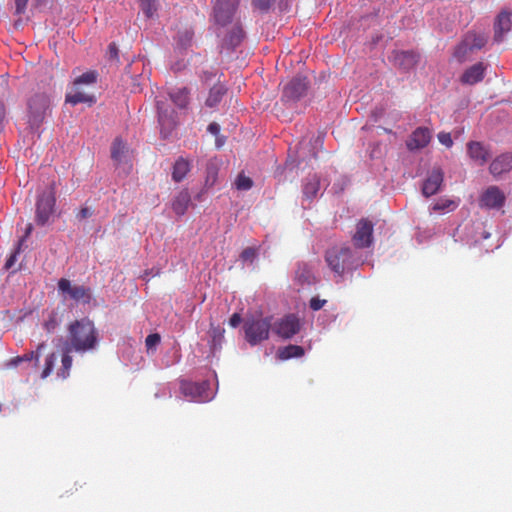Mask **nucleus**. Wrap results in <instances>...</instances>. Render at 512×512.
I'll return each mask as SVG.
<instances>
[{"label": "nucleus", "instance_id": "41", "mask_svg": "<svg viewBox=\"0 0 512 512\" xmlns=\"http://www.w3.org/2000/svg\"><path fill=\"white\" fill-rule=\"evenodd\" d=\"M142 9L147 17L153 16L157 10L153 0H142Z\"/></svg>", "mask_w": 512, "mask_h": 512}, {"label": "nucleus", "instance_id": "29", "mask_svg": "<svg viewBox=\"0 0 512 512\" xmlns=\"http://www.w3.org/2000/svg\"><path fill=\"white\" fill-rule=\"evenodd\" d=\"M45 344L44 343H40L38 346H37V350L36 351H31V352H28L22 356H17V357H14L12 358L10 361H9V366H12V367H16L18 366L21 362H24V361H31V360H35V365H37L38 361H39V356H40V351L44 348Z\"/></svg>", "mask_w": 512, "mask_h": 512}, {"label": "nucleus", "instance_id": "42", "mask_svg": "<svg viewBox=\"0 0 512 512\" xmlns=\"http://www.w3.org/2000/svg\"><path fill=\"white\" fill-rule=\"evenodd\" d=\"M23 243H24V239H19L17 249L15 250L14 253H12L10 255V257L7 259V261L5 263L6 269H10L14 265V263L16 261L17 254L20 252Z\"/></svg>", "mask_w": 512, "mask_h": 512}, {"label": "nucleus", "instance_id": "53", "mask_svg": "<svg viewBox=\"0 0 512 512\" xmlns=\"http://www.w3.org/2000/svg\"><path fill=\"white\" fill-rule=\"evenodd\" d=\"M185 36H186L187 41L190 42L192 39V33H190L189 31H186Z\"/></svg>", "mask_w": 512, "mask_h": 512}, {"label": "nucleus", "instance_id": "30", "mask_svg": "<svg viewBox=\"0 0 512 512\" xmlns=\"http://www.w3.org/2000/svg\"><path fill=\"white\" fill-rule=\"evenodd\" d=\"M295 279L302 285L311 284L314 281L311 268L305 263L299 264L295 272Z\"/></svg>", "mask_w": 512, "mask_h": 512}, {"label": "nucleus", "instance_id": "2", "mask_svg": "<svg viewBox=\"0 0 512 512\" xmlns=\"http://www.w3.org/2000/svg\"><path fill=\"white\" fill-rule=\"evenodd\" d=\"M271 317L246 318L243 324L245 340L251 345L256 346L267 340L272 328Z\"/></svg>", "mask_w": 512, "mask_h": 512}, {"label": "nucleus", "instance_id": "26", "mask_svg": "<svg viewBox=\"0 0 512 512\" xmlns=\"http://www.w3.org/2000/svg\"><path fill=\"white\" fill-rule=\"evenodd\" d=\"M189 90L186 87L177 88L169 93L172 102L179 108L185 109L189 104Z\"/></svg>", "mask_w": 512, "mask_h": 512}, {"label": "nucleus", "instance_id": "25", "mask_svg": "<svg viewBox=\"0 0 512 512\" xmlns=\"http://www.w3.org/2000/svg\"><path fill=\"white\" fill-rule=\"evenodd\" d=\"M157 109H158V120L159 124L161 125V132L164 131L170 132L176 125V121L173 117L174 112L172 111L170 114H168L167 110H164L159 102L157 103Z\"/></svg>", "mask_w": 512, "mask_h": 512}, {"label": "nucleus", "instance_id": "39", "mask_svg": "<svg viewBox=\"0 0 512 512\" xmlns=\"http://www.w3.org/2000/svg\"><path fill=\"white\" fill-rule=\"evenodd\" d=\"M256 256H257V250L254 247H247L242 251L240 258L244 262L252 263L254 261V259L256 258Z\"/></svg>", "mask_w": 512, "mask_h": 512}, {"label": "nucleus", "instance_id": "21", "mask_svg": "<svg viewBox=\"0 0 512 512\" xmlns=\"http://www.w3.org/2000/svg\"><path fill=\"white\" fill-rule=\"evenodd\" d=\"M485 70L486 66L482 62L476 63L463 73L461 81L470 85L480 82L484 77Z\"/></svg>", "mask_w": 512, "mask_h": 512}, {"label": "nucleus", "instance_id": "4", "mask_svg": "<svg viewBox=\"0 0 512 512\" xmlns=\"http://www.w3.org/2000/svg\"><path fill=\"white\" fill-rule=\"evenodd\" d=\"M56 204V188L52 183L48 190L43 192L36 202L35 221L38 225H45L52 214Z\"/></svg>", "mask_w": 512, "mask_h": 512}, {"label": "nucleus", "instance_id": "38", "mask_svg": "<svg viewBox=\"0 0 512 512\" xmlns=\"http://www.w3.org/2000/svg\"><path fill=\"white\" fill-rule=\"evenodd\" d=\"M59 326V320L57 318V313L52 312L48 319L45 320L43 327L48 333H53L56 328Z\"/></svg>", "mask_w": 512, "mask_h": 512}, {"label": "nucleus", "instance_id": "34", "mask_svg": "<svg viewBox=\"0 0 512 512\" xmlns=\"http://www.w3.org/2000/svg\"><path fill=\"white\" fill-rule=\"evenodd\" d=\"M98 79V73L94 70L87 71L83 73L82 75L78 76L74 80V85L81 86L83 84L85 85H92L97 82Z\"/></svg>", "mask_w": 512, "mask_h": 512}, {"label": "nucleus", "instance_id": "50", "mask_svg": "<svg viewBox=\"0 0 512 512\" xmlns=\"http://www.w3.org/2000/svg\"><path fill=\"white\" fill-rule=\"evenodd\" d=\"M208 132H210L211 134L215 135L216 137L219 135V132H220V126L218 123L216 122H212L208 125V128H207Z\"/></svg>", "mask_w": 512, "mask_h": 512}, {"label": "nucleus", "instance_id": "37", "mask_svg": "<svg viewBox=\"0 0 512 512\" xmlns=\"http://www.w3.org/2000/svg\"><path fill=\"white\" fill-rule=\"evenodd\" d=\"M235 186L238 190H249L253 186V181L250 177L241 173L235 180Z\"/></svg>", "mask_w": 512, "mask_h": 512}, {"label": "nucleus", "instance_id": "3", "mask_svg": "<svg viewBox=\"0 0 512 512\" xmlns=\"http://www.w3.org/2000/svg\"><path fill=\"white\" fill-rule=\"evenodd\" d=\"M325 260L330 269L342 276L346 270L353 268L352 251L349 247H332L327 250Z\"/></svg>", "mask_w": 512, "mask_h": 512}, {"label": "nucleus", "instance_id": "19", "mask_svg": "<svg viewBox=\"0 0 512 512\" xmlns=\"http://www.w3.org/2000/svg\"><path fill=\"white\" fill-rule=\"evenodd\" d=\"M419 59V54L414 51H398L394 53V64L404 71L413 69L419 62Z\"/></svg>", "mask_w": 512, "mask_h": 512}, {"label": "nucleus", "instance_id": "46", "mask_svg": "<svg viewBox=\"0 0 512 512\" xmlns=\"http://www.w3.org/2000/svg\"><path fill=\"white\" fill-rule=\"evenodd\" d=\"M326 300L324 299H319L317 297H313L311 300H310V303H309V306L310 308L313 310V311H318L320 309L323 308V306L326 304Z\"/></svg>", "mask_w": 512, "mask_h": 512}, {"label": "nucleus", "instance_id": "11", "mask_svg": "<svg viewBox=\"0 0 512 512\" xmlns=\"http://www.w3.org/2000/svg\"><path fill=\"white\" fill-rule=\"evenodd\" d=\"M29 122L33 126H38L49 108V99L43 94H37L29 101Z\"/></svg>", "mask_w": 512, "mask_h": 512}, {"label": "nucleus", "instance_id": "15", "mask_svg": "<svg viewBox=\"0 0 512 512\" xmlns=\"http://www.w3.org/2000/svg\"><path fill=\"white\" fill-rule=\"evenodd\" d=\"M444 180V173L441 168H433L423 183L422 193L426 197L436 194Z\"/></svg>", "mask_w": 512, "mask_h": 512}, {"label": "nucleus", "instance_id": "33", "mask_svg": "<svg viewBox=\"0 0 512 512\" xmlns=\"http://www.w3.org/2000/svg\"><path fill=\"white\" fill-rule=\"evenodd\" d=\"M127 151L126 144L120 139L116 138L111 147V157L114 161L120 162Z\"/></svg>", "mask_w": 512, "mask_h": 512}, {"label": "nucleus", "instance_id": "47", "mask_svg": "<svg viewBox=\"0 0 512 512\" xmlns=\"http://www.w3.org/2000/svg\"><path fill=\"white\" fill-rule=\"evenodd\" d=\"M118 52L119 51H118L117 45L114 42L110 43L108 46V51H107L108 58L110 60L118 61L119 60Z\"/></svg>", "mask_w": 512, "mask_h": 512}, {"label": "nucleus", "instance_id": "48", "mask_svg": "<svg viewBox=\"0 0 512 512\" xmlns=\"http://www.w3.org/2000/svg\"><path fill=\"white\" fill-rule=\"evenodd\" d=\"M29 0H15L16 13L21 15L25 12Z\"/></svg>", "mask_w": 512, "mask_h": 512}, {"label": "nucleus", "instance_id": "17", "mask_svg": "<svg viewBox=\"0 0 512 512\" xmlns=\"http://www.w3.org/2000/svg\"><path fill=\"white\" fill-rule=\"evenodd\" d=\"M512 170V153H503L497 156L489 165V171L494 177H499L502 174L508 173Z\"/></svg>", "mask_w": 512, "mask_h": 512}, {"label": "nucleus", "instance_id": "5", "mask_svg": "<svg viewBox=\"0 0 512 512\" xmlns=\"http://www.w3.org/2000/svg\"><path fill=\"white\" fill-rule=\"evenodd\" d=\"M58 292L64 300L70 299L75 302L89 304L92 299V292L89 287L84 285H73L69 279L61 278L57 284Z\"/></svg>", "mask_w": 512, "mask_h": 512}, {"label": "nucleus", "instance_id": "52", "mask_svg": "<svg viewBox=\"0 0 512 512\" xmlns=\"http://www.w3.org/2000/svg\"><path fill=\"white\" fill-rule=\"evenodd\" d=\"M223 144H224V139L219 138V137L217 136V138H216V146H217V147H221Z\"/></svg>", "mask_w": 512, "mask_h": 512}, {"label": "nucleus", "instance_id": "6", "mask_svg": "<svg viewBox=\"0 0 512 512\" xmlns=\"http://www.w3.org/2000/svg\"><path fill=\"white\" fill-rule=\"evenodd\" d=\"M487 41L488 37L484 33L467 32L455 48L454 55L458 60L463 61L468 54L482 49L487 44Z\"/></svg>", "mask_w": 512, "mask_h": 512}, {"label": "nucleus", "instance_id": "16", "mask_svg": "<svg viewBox=\"0 0 512 512\" xmlns=\"http://www.w3.org/2000/svg\"><path fill=\"white\" fill-rule=\"evenodd\" d=\"M467 154L471 160L482 166L490 158L491 151L482 142L470 141L467 143Z\"/></svg>", "mask_w": 512, "mask_h": 512}, {"label": "nucleus", "instance_id": "49", "mask_svg": "<svg viewBox=\"0 0 512 512\" xmlns=\"http://www.w3.org/2000/svg\"><path fill=\"white\" fill-rule=\"evenodd\" d=\"M241 322L242 318L239 313H234L229 319V324L233 328H236Z\"/></svg>", "mask_w": 512, "mask_h": 512}, {"label": "nucleus", "instance_id": "10", "mask_svg": "<svg viewBox=\"0 0 512 512\" xmlns=\"http://www.w3.org/2000/svg\"><path fill=\"white\" fill-rule=\"evenodd\" d=\"M506 201L505 194L498 186L492 185L483 191L479 198V206L487 209H500Z\"/></svg>", "mask_w": 512, "mask_h": 512}, {"label": "nucleus", "instance_id": "28", "mask_svg": "<svg viewBox=\"0 0 512 512\" xmlns=\"http://www.w3.org/2000/svg\"><path fill=\"white\" fill-rule=\"evenodd\" d=\"M320 189V180L316 175L308 178L303 185V195L306 200L312 201Z\"/></svg>", "mask_w": 512, "mask_h": 512}, {"label": "nucleus", "instance_id": "12", "mask_svg": "<svg viewBox=\"0 0 512 512\" xmlns=\"http://www.w3.org/2000/svg\"><path fill=\"white\" fill-rule=\"evenodd\" d=\"M354 246L357 248H367L373 242V224L367 219H361L357 226L356 232L352 237Z\"/></svg>", "mask_w": 512, "mask_h": 512}, {"label": "nucleus", "instance_id": "18", "mask_svg": "<svg viewBox=\"0 0 512 512\" xmlns=\"http://www.w3.org/2000/svg\"><path fill=\"white\" fill-rule=\"evenodd\" d=\"M511 25V14L507 11L500 12L494 23V41L497 43L502 42L505 33L510 31Z\"/></svg>", "mask_w": 512, "mask_h": 512}, {"label": "nucleus", "instance_id": "27", "mask_svg": "<svg viewBox=\"0 0 512 512\" xmlns=\"http://www.w3.org/2000/svg\"><path fill=\"white\" fill-rule=\"evenodd\" d=\"M304 348L299 345H287L285 347L279 348L277 352V356L280 360H288L291 358H299L304 355Z\"/></svg>", "mask_w": 512, "mask_h": 512}, {"label": "nucleus", "instance_id": "22", "mask_svg": "<svg viewBox=\"0 0 512 512\" xmlns=\"http://www.w3.org/2000/svg\"><path fill=\"white\" fill-rule=\"evenodd\" d=\"M191 203V196L187 189L181 190L172 201V210L178 216H183Z\"/></svg>", "mask_w": 512, "mask_h": 512}, {"label": "nucleus", "instance_id": "35", "mask_svg": "<svg viewBox=\"0 0 512 512\" xmlns=\"http://www.w3.org/2000/svg\"><path fill=\"white\" fill-rule=\"evenodd\" d=\"M458 203L451 199H439L434 205V211H453L457 208Z\"/></svg>", "mask_w": 512, "mask_h": 512}, {"label": "nucleus", "instance_id": "14", "mask_svg": "<svg viewBox=\"0 0 512 512\" xmlns=\"http://www.w3.org/2000/svg\"><path fill=\"white\" fill-rule=\"evenodd\" d=\"M307 90V83L304 78H293L283 89V100L296 101L300 99Z\"/></svg>", "mask_w": 512, "mask_h": 512}, {"label": "nucleus", "instance_id": "23", "mask_svg": "<svg viewBox=\"0 0 512 512\" xmlns=\"http://www.w3.org/2000/svg\"><path fill=\"white\" fill-rule=\"evenodd\" d=\"M94 101V97L83 91L78 85L73 84L72 89L66 94V102L72 105L93 103Z\"/></svg>", "mask_w": 512, "mask_h": 512}, {"label": "nucleus", "instance_id": "36", "mask_svg": "<svg viewBox=\"0 0 512 512\" xmlns=\"http://www.w3.org/2000/svg\"><path fill=\"white\" fill-rule=\"evenodd\" d=\"M56 361H57V355L54 352L50 353L46 357L44 368H43V371L41 374V378L45 379L52 373Z\"/></svg>", "mask_w": 512, "mask_h": 512}, {"label": "nucleus", "instance_id": "13", "mask_svg": "<svg viewBox=\"0 0 512 512\" xmlns=\"http://www.w3.org/2000/svg\"><path fill=\"white\" fill-rule=\"evenodd\" d=\"M432 139V131L427 127L416 128L406 141L409 151L421 150L428 146Z\"/></svg>", "mask_w": 512, "mask_h": 512}, {"label": "nucleus", "instance_id": "44", "mask_svg": "<svg viewBox=\"0 0 512 512\" xmlns=\"http://www.w3.org/2000/svg\"><path fill=\"white\" fill-rule=\"evenodd\" d=\"M274 1L275 0H253V5L262 11H267Z\"/></svg>", "mask_w": 512, "mask_h": 512}, {"label": "nucleus", "instance_id": "20", "mask_svg": "<svg viewBox=\"0 0 512 512\" xmlns=\"http://www.w3.org/2000/svg\"><path fill=\"white\" fill-rule=\"evenodd\" d=\"M244 39V31L240 24L236 23L222 40V48L233 50Z\"/></svg>", "mask_w": 512, "mask_h": 512}, {"label": "nucleus", "instance_id": "43", "mask_svg": "<svg viewBox=\"0 0 512 512\" xmlns=\"http://www.w3.org/2000/svg\"><path fill=\"white\" fill-rule=\"evenodd\" d=\"M438 140L441 144L445 145L448 148L452 147L453 145L451 134L448 132H440L438 134Z\"/></svg>", "mask_w": 512, "mask_h": 512}, {"label": "nucleus", "instance_id": "24", "mask_svg": "<svg viewBox=\"0 0 512 512\" xmlns=\"http://www.w3.org/2000/svg\"><path fill=\"white\" fill-rule=\"evenodd\" d=\"M190 170V162L183 157H179L173 165L172 179L175 182H181L186 177Z\"/></svg>", "mask_w": 512, "mask_h": 512}, {"label": "nucleus", "instance_id": "7", "mask_svg": "<svg viewBox=\"0 0 512 512\" xmlns=\"http://www.w3.org/2000/svg\"><path fill=\"white\" fill-rule=\"evenodd\" d=\"M239 0H216L213 6V20L218 26L231 23L236 13Z\"/></svg>", "mask_w": 512, "mask_h": 512}, {"label": "nucleus", "instance_id": "32", "mask_svg": "<svg viewBox=\"0 0 512 512\" xmlns=\"http://www.w3.org/2000/svg\"><path fill=\"white\" fill-rule=\"evenodd\" d=\"M225 94V90L222 86H214L210 89V92H209V95L206 99V102L205 104L208 106V107H215L217 106L223 95Z\"/></svg>", "mask_w": 512, "mask_h": 512}, {"label": "nucleus", "instance_id": "1", "mask_svg": "<svg viewBox=\"0 0 512 512\" xmlns=\"http://www.w3.org/2000/svg\"><path fill=\"white\" fill-rule=\"evenodd\" d=\"M67 331V340L61 358L62 365L57 371V376L62 379H66L70 374L72 367L71 352L84 354L95 350L99 343L98 330L93 321L87 317L71 322Z\"/></svg>", "mask_w": 512, "mask_h": 512}, {"label": "nucleus", "instance_id": "9", "mask_svg": "<svg viewBox=\"0 0 512 512\" xmlns=\"http://www.w3.org/2000/svg\"><path fill=\"white\" fill-rule=\"evenodd\" d=\"M209 386L210 385L207 381L200 383L182 381L180 389L185 396L190 397L193 401L206 402L210 400V395L208 393Z\"/></svg>", "mask_w": 512, "mask_h": 512}, {"label": "nucleus", "instance_id": "31", "mask_svg": "<svg viewBox=\"0 0 512 512\" xmlns=\"http://www.w3.org/2000/svg\"><path fill=\"white\" fill-rule=\"evenodd\" d=\"M218 163L216 160H210L206 165V177H205V186L210 188L215 185L218 179Z\"/></svg>", "mask_w": 512, "mask_h": 512}, {"label": "nucleus", "instance_id": "45", "mask_svg": "<svg viewBox=\"0 0 512 512\" xmlns=\"http://www.w3.org/2000/svg\"><path fill=\"white\" fill-rule=\"evenodd\" d=\"M93 215V210L89 207H82L77 213L76 218L79 221H82L84 219H87Z\"/></svg>", "mask_w": 512, "mask_h": 512}, {"label": "nucleus", "instance_id": "8", "mask_svg": "<svg viewBox=\"0 0 512 512\" xmlns=\"http://www.w3.org/2000/svg\"><path fill=\"white\" fill-rule=\"evenodd\" d=\"M300 328V319L295 314H287L273 325L275 334L283 339L292 338L300 331Z\"/></svg>", "mask_w": 512, "mask_h": 512}, {"label": "nucleus", "instance_id": "40", "mask_svg": "<svg viewBox=\"0 0 512 512\" xmlns=\"http://www.w3.org/2000/svg\"><path fill=\"white\" fill-rule=\"evenodd\" d=\"M160 341V335L158 333H152L146 337L145 345L148 350L155 349L156 346L160 343Z\"/></svg>", "mask_w": 512, "mask_h": 512}, {"label": "nucleus", "instance_id": "54", "mask_svg": "<svg viewBox=\"0 0 512 512\" xmlns=\"http://www.w3.org/2000/svg\"><path fill=\"white\" fill-rule=\"evenodd\" d=\"M38 5H42L47 2V0H36Z\"/></svg>", "mask_w": 512, "mask_h": 512}, {"label": "nucleus", "instance_id": "51", "mask_svg": "<svg viewBox=\"0 0 512 512\" xmlns=\"http://www.w3.org/2000/svg\"><path fill=\"white\" fill-rule=\"evenodd\" d=\"M32 229H33L32 224H31V223H29V224L27 225V227H26L25 235H24L21 239H24V240H25V239H26V238L31 234Z\"/></svg>", "mask_w": 512, "mask_h": 512}]
</instances>
